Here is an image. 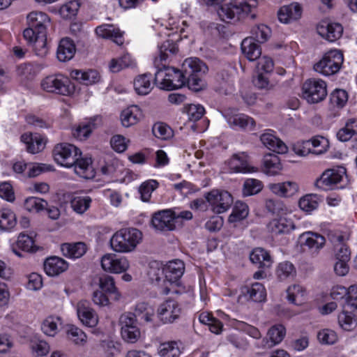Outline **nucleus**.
<instances>
[{
	"instance_id": "obj_1",
	"label": "nucleus",
	"mask_w": 357,
	"mask_h": 357,
	"mask_svg": "<svg viewBox=\"0 0 357 357\" xmlns=\"http://www.w3.org/2000/svg\"><path fill=\"white\" fill-rule=\"evenodd\" d=\"M142 238L143 234L139 229L134 227L123 228L112 235L110 246L116 252H130L135 250Z\"/></svg>"
},
{
	"instance_id": "obj_2",
	"label": "nucleus",
	"mask_w": 357,
	"mask_h": 357,
	"mask_svg": "<svg viewBox=\"0 0 357 357\" xmlns=\"http://www.w3.org/2000/svg\"><path fill=\"white\" fill-rule=\"evenodd\" d=\"M182 68L188 89L195 92L202 90L205 84L202 77L207 73V66L198 58H188L183 61Z\"/></svg>"
},
{
	"instance_id": "obj_3",
	"label": "nucleus",
	"mask_w": 357,
	"mask_h": 357,
	"mask_svg": "<svg viewBox=\"0 0 357 357\" xmlns=\"http://www.w3.org/2000/svg\"><path fill=\"white\" fill-rule=\"evenodd\" d=\"M185 72L173 67L163 66L155 75V82L161 89L172 91L181 88L185 84Z\"/></svg>"
},
{
	"instance_id": "obj_4",
	"label": "nucleus",
	"mask_w": 357,
	"mask_h": 357,
	"mask_svg": "<svg viewBox=\"0 0 357 357\" xmlns=\"http://www.w3.org/2000/svg\"><path fill=\"white\" fill-rule=\"evenodd\" d=\"M256 6V0H232L229 3L222 6L218 14L222 21L229 22L248 15Z\"/></svg>"
},
{
	"instance_id": "obj_5",
	"label": "nucleus",
	"mask_w": 357,
	"mask_h": 357,
	"mask_svg": "<svg viewBox=\"0 0 357 357\" xmlns=\"http://www.w3.org/2000/svg\"><path fill=\"white\" fill-rule=\"evenodd\" d=\"M43 91L61 96H70L75 90L70 79L62 74L50 75L44 77L40 82Z\"/></svg>"
},
{
	"instance_id": "obj_6",
	"label": "nucleus",
	"mask_w": 357,
	"mask_h": 357,
	"mask_svg": "<svg viewBox=\"0 0 357 357\" xmlns=\"http://www.w3.org/2000/svg\"><path fill=\"white\" fill-rule=\"evenodd\" d=\"M343 61V54L340 51L331 50L314 65V69L316 72L325 76L332 75L340 70Z\"/></svg>"
},
{
	"instance_id": "obj_7",
	"label": "nucleus",
	"mask_w": 357,
	"mask_h": 357,
	"mask_svg": "<svg viewBox=\"0 0 357 357\" xmlns=\"http://www.w3.org/2000/svg\"><path fill=\"white\" fill-rule=\"evenodd\" d=\"M81 155L82 152L77 147L68 143L58 144L53 149V156L56 163L68 168L72 167L77 156Z\"/></svg>"
},
{
	"instance_id": "obj_8",
	"label": "nucleus",
	"mask_w": 357,
	"mask_h": 357,
	"mask_svg": "<svg viewBox=\"0 0 357 357\" xmlns=\"http://www.w3.org/2000/svg\"><path fill=\"white\" fill-rule=\"evenodd\" d=\"M303 97L309 103H317L327 96L326 84L319 79H309L302 87Z\"/></svg>"
},
{
	"instance_id": "obj_9",
	"label": "nucleus",
	"mask_w": 357,
	"mask_h": 357,
	"mask_svg": "<svg viewBox=\"0 0 357 357\" xmlns=\"http://www.w3.org/2000/svg\"><path fill=\"white\" fill-rule=\"evenodd\" d=\"M298 239L303 251L308 252L312 257L317 256L326 244L325 237L314 231L303 232L299 236Z\"/></svg>"
},
{
	"instance_id": "obj_10",
	"label": "nucleus",
	"mask_w": 357,
	"mask_h": 357,
	"mask_svg": "<svg viewBox=\"0 0 357 357\" xmlns=\"http://www.w3.org/2000/svg\"><path fill=\"white\" fill-rule=\"evenodd\" d=\"M345 176L346 169L343 167L328 169L317 180L316 185L324 190H331L340 183Z\"/></svg>"
},
{
	"instance_id": "obj_11",
	"label": "nucleus",
	"mask_w": 357,
	"mask_h": 357,
	"mask_svg": "<svg viewBox=\"0 0 357 357\" xmlns=\"http://www.w3.org/2000/svg\"><path fill=\"white\" fill-rule=\"evenodd\" d=\"M206 199L217 213L225 212L233 203L231 195L225 190H213L206 195Z\"/></svg>"
},
{
	"instance_id": "obj_12",
	"label": "nucleus",
	"mask_w": 357,
	"mask_h": 357,
	"mask_svg": "<svg viewBox=\"0 0 357 357\" xmlns=\"http://www.w3.org/2000/svg\"><path fill=\"white\" fill-rule=\"evenodd\" d=\"M223 116L229 126L234 129L251 131L256 126V122L252 117L245 114L237 113L234 109L226 111Z\"/></svg>"
},
{
	"instance_id": "obj_13",
	"label": "nucleus",
	"mask_w": 357,
	"mask_h": 357,
	"mask_svg": "<svg viewBox=\"0 0 357 357\" xmlns=\"http://www.w3.org/2000/svg\"><path fill=\"white\" fill-rule=\"evenodd\" d=\"M174 210L165 209L155 212L151 217V225L158 231H172L176 225L173 216Z\"/></svg>"
},
{
	"instance_id": "obj_14",
	"label": "nucleus",
	"mask_w": 357,
	"mask_h": 357,
	"mask_svg": "<svg viewBox=\"0 0 357 357\" xmlns=\"http://www.w3.org/2000/svg\"><path fill=\"white\" fill-rule=\"evenodd\" d=\"M102 268L112 273H121L126 271L130 267V262L126 257H117L114 254H106L102 257Z\"/></svg>"
},
{
	"instance_id": "obj_15",
	"label": "nucleus",
	"mask_w": 357,
	"mask_h": 357,
	"mask_svg": "<svg viewBox=\"0 0 357 357\" xmlns=\"http://www.w3.org/2000/svg\"><path fill=\"white\" fill-rule=\"evenodd\" d=\"M317 33L329 42H335L342 35L343 27L341 24L323 20L317 27Z\"/></svg>"
},
{
	"instance_id": "obj_16",
	"label": "nucleus",
	"mask_w": 357,
	"mask_h": 357,
	"mask_svg": "<svg viewBox=\"0 0 357 357\" xmlns=\"http://www.w3.org/2000/svg\"><path fill=\"white\" fill-rule=\"evenodd\" d=\"M77 314L80 321L88 327H95L98 323V317L94 310L91 307L89 301H80L77 303Z\"/></svg>"
},
{
	"instance_id": "obj_17",
	"label": "nucleus",
	"mask_w": 357,
	"mask_h": 357,
	"mask_svg": "<svg viewBox=\"0 0 357 357\" xmlns=\"http://www.w3.org/2000/svg\"><path fill=\"white\" fill-rule=\"evenodd\" d=\"M229 169L236 173H251L257 171V169L251 166L249 157L245 152L234 154L227 161Z\"/></svg>"
},
{
	"instance_id": "obj_18",
	"label": "nucleus",
	"mask_w": 357,
	"mask_h": 357,
	"mask_svg": "<svg viewBox=\"0 0 357 357\" xmlns=\"http://www.w3.org/2000/svg\"><path fill=\"white\" fill-rule=\"evenodd\" d=\"M290 214L278 216L269 222L267 228L269 232L273 235L288 234L295 229L293 220L290 218Z\"/></svg>"
},
{
	"instance_id": "obj_19",
	"label": "nucleus",
	"mask_w": 357,
	"mask_h": 357,
	"mask_svg": "<svg viewBox=\"0 0 357 357\" xmlns=\"http://www.w3.org/2000/svg\"><path fill=\"white\" fill-rule=\"evenodd\" d=\"M181 309L174 300H167L162 303L158 309V316L164 323H172L178 318Z\"/></svg>"
},
{
	"instance_id": "obj_20",
	"label": "nucleus",
	"mask_w": 357,
	"mask_h": 357,
	"mask_svg": "<svg viewBox=\"0 0 357 357\" xmlns=\"http://www.w3.org/2000/svg\"><path fill=\"white\" fill-rule=\"evenodd\" d=\"M27 23L29 26L36 29L40 34V41L44 39L46 35V29L50 24V19L48 15L41 11H32L26 17Z\"/></svg>"
},
{
	"instance_id": "obj_21",
	"label": "nucleus",
	"mask_w": 357,
	"mask_h": 357,
	"mask_svg": "<svg viewBox=\"0 0 357 357\" xmlns=\"http://www.w3.org/2000/svg\"><path fill=\"white\" fill-rule=\"evenodd\" d=\"M239 297L254 302H263L266 298V291L264 285L255 282L251 286L245 285L241 288Z\"/></svg>"
},
{
	"instance_id": "obj_22",
	"label": "nucleus",
	"mask_w": 357,
	"mask_h": 357,
	"mask_svg": "<svg viewBox=\"0 0 357 357\" xmlns=\"http://www.w3.org/2000/svg\"><path fill=\"white\" fill-rule=\"evenodd\" d=\"M260 140L264 146L278 153H285L287 151V146L278 137L275 135V132L267 130L260 136Z\"/></svg>"
},
{
	"instance_id": "obj_23",
	"label": "nucleus",
	"mask_w": 357,
	"mask_h": 357,
	"mask_svg": "<svg viewBox=\"0 0 357 357\" xmlns=\"http://www.w3.org/2000/svg\"><path fill=\"white\" fill-rule=\"evenodd\" d=\"M21 141L26 144L27 151L32 154L42 151L45 147V138L38 133H24Z\"/></svg>"
},
{
	"instance_id": "obj_24",
	"label": "nucleus",
	"mask_w": 357,
	"mask_h": 357,
	"mask_svg": "<svg viewBox=\"0 0 357 357\" xmlns=\"http://www.w3.org/2000/svg\"><path fill=\"white\" fill-rule=\"evenodd\" d=\"M286 335V330L283 325L277 324L272 326L267 333L268 339L264 338L261 341V347L270 349L279 343L284 339Z\"/></svg>"
},
{
	"instance_id": "obj_25",
	"label": "nucleus",
	"mask_w": 357,
	"mask_h": 357,
	"mask_svg": "<svg viewBox=\"0 0 357 357\" xmlns=\"http://www.w3.org/2000/svg\"><path fill=\"white\" fill-rule=\"evenodd\" d=\"M185 265L183 261L174 259L169 261L165 266V278L170 283L176 282L183 275Z\"/></svg>"
},
{
	"instance_id": "obj_26",
	"label": "nucleus",
	"mask_w": 357,
	"mask_h": 357,
	"mask_svg": "<svg viewBox=\"0 0 357 357\" xmlns=\"http://www.w3.org/2000/svg\"><path fill=\"white\" fill-rule=\"evenodd\" d=\"M68 268V262L58 257H49L44 262V271L49 276L59 275L66 271Z\"/></svg>"
},
{
	"instance_id": "obj_27",
	"label": "nucleus",
	"mask_w": 357,
	"mask_h": 357,
	"mask_svg": "<svg viewBox=\"0 0 357 357\" xmlns=\"http://www.w3.org/2000/svg\"><path fill=\"white\" fill-rule=\"evenodd\" d=\"M96 34L103 38L112 40L118 45L123 43V34L119 29L115 27L113 24H102L96 29Z\"/></svg>"
},
{
	"instance_id": "obj_28",
	"label": "nucleus",
	"mask_w": 357,
	"mask_h": 357,
	"mask_svg": "<svg viewBox=\"0 0 357 357\" xmlns=\"http://www.w3.org/2000/svg\"><path fill=\"white\" fill-rule=\"evenodd\" d=\"M330 241L334 245V255L336 260H350V250L347 244L343 242L342 235H331Z\"/></svg>"
},
{
	"instance_id": "obj_29",
	"label": "nucleus",
	"mask_w": 357,
	"mask_h": 357,
	"mask_svg": "<svg viewBox=\"0 0 357 357\" xmlns=\"http://www.w3.org/2000/svg\"><path fill=\"white\" fill-rule=\"evenodd\" d=\"M63 255L70 259H78L87 250L86 245L83 242L66 243L61 245Z\"/></svg>"
},
{
	"instance_id": "obj_30",
	"label": "nucleus",
	"mask_w": 357,
	"mask_h": 357,
	"mask_svg": "<svg viewBox=\"0 0 357 357\" xmlns=\"http://www.w3.org/2000/svg\"><path fill=\"white\" fill-rule=\"evenodd\" d=\"M142 116V110L137 105H132L122 111L121 121L123 126L130 127L137 123Z\"/></svg>"
},
{
	"instance_id": "obj_31",
	"label": "nucleus",
	"mask_w": 357,
	"mask_h": 357,
	"mask_svg": "<svg viewBox=\"0 0 357 357\" xmlns=\"http://www.w3.org/2000/svg\"><path fill=\"white\" fill-rule=\"evenodd\" d=\"M301 16V8L298 3H291L280 8L278 11V19L281 22L288 23L296 20Z\"/></svg>"
},
{
	"instance_id": "obj_32",
	"label": "nucleus",
	"mask_w": 357,
	"mask_h": 357,
	"mask_svg": "<svg viewBox=\"0 0 357 357\" xmlns=\"http://www.w3.org/2000/svg\"><path fill=\"white\" fill-rule=\"evenodd\" d=\"M269 189L280 197H291L298 190V184L294 181H285L283 183H271Z\"/></svg>"
},
{
	"instance_id": "obj_33",
	"label": "nucleus",
	"mask_w": 357,
	"mask_h": 357,
	"mask_svg": "<svg viewBox=\"0 0 357 357\" xmlns=\"http://www.w3.org/2000/svg\"><path fill=\"white\" fill-rule=\"evenodd\" d=\"M12 251L18 257H23L18 250L24 252H35L34 241L33 238L24 234H20L18 236L17 240L15 243L11 245Z\"/></svg>"
},
{
	"instance_id": "obj_34",
	"label": "nucleus",
	"mask_w": 357,
	"mask_h": 357,
	"mask_svg": "<svg viewBox=\"0 0 357 357\" xmlns=\"http://www.w3.org/2000/svg\"><path fill=\"white\" fill-rule=\"evenodd\" d=\"M75 45L69 38H63L59 44L56 56L60 61L66 62L70 60L75 55Z\"/></svg>"
},
{
	"instance_id": "obj_35",
	"label": "nucleus",
	"mask_w": 357,
	"mask_h": 357,
	"mask_svg": "<svg viewBox=\"0 0 357 357\" xmlns=\"http://www.w3.org/2000/svg\"><path fill=\"white\" fill-rule=\"evenodd\" d=\"M133 314L142 323H150L154 319L155 310L149 303L141 302L136 305Z\"/></svg>"
},
{
	"instance_id": "obj_36",
	"label": "nucleus",
	"mask_w": 357,
	"mask_h": 357,
	"mask_svg": "<svg viewBox=\"0 0 357 357\" xmlns=\"http://www.w3.org/2000/svg\"><path fill=\"white\" fill-rule=\"evenodd\" d=\"M241 50L249 61H255L261 54L260 46L252 38H246L241 43Z\"/></svg>"
},
{
	"instance_id": "obj_37",
	"label": "nucleus",
	"mask_w": 357,
	"mask_h": 357,
	"mask_svg": "<svg viewBox=\"0 0 357 357\" xmlns=\"http://www.w3.org/2000/svg\"><path fill=\"white\" fill-rule=\"evenodd\" d=\"M91 159L88 158H80L77 156L76 162L73 165L75 172L84 178H91L94 176L91 166Z\"/></svg>"
},
{
	"instance_id": "obj_38",
	"label": "nucleus",
	"mask_w": 357,
	"mask_h": 357,
	"mask_svg": "<svg viewBox=\"0 0 357 357\" xmlns=\"http://www.w3.org/2000/svg\"><path fill=\"white\" fill-rule=\"evenodd\" d=\"M71 77L85 85L96 84L100 79V74L96 70H89L87 71L75 70L72 71Z\"/></svg>"
},
{
	"instance_id": "obj_39",
	"label": "nucleus",
	"mask_w": 357,
	"mask_h": 357,
	"mask_svg": "<svg viewBox=\"0 0 357 357\" xmlns=\"http://www.w3.org/2000/svg\"><path fill=\"white\" fill-rule=\"evenodd\" d=\"M41 34L36 30V29H33L29 26L24 32L23 36L24 39L27 41L30 45H33L36 50L38 48H41L43 52L45 53L46 52V35L44 36V39L40 41V36Z\"/></svg>"
},
{
	"instance_id": "obj_40",
	"label": "nucleus",
	"mask_w": 357,
	"mask_h": 357,
	"mask_svg": "<svg viewBox=\"0 0 357 357\" xmlns=\"http://www.w3.org/2000/svg\"><path fill=\"white\" fill-rule=\"evenodd\" d=\"M250 261L259 265L260 268H268L272 264L269 253L261 248H255L250 255Z\"/></svg>"
},
{
	"instance_id": "obj_41",
	"label": "nucleus",
	"mask_w": 357,
	"mask_h": 357,
	"mask_svg": "<svg viewBox=\"0 0 357 357\" xmlns=\"http://www.w3.org/2000/svg\"><path fill=\"white\" fill-rule=\"evenodd\" d=\"M151 74L146 73L139 75L134 80V88L135 91L139 95H146L153 89V84L151 82Z\"/></svg>"
},
{
	"instance_id": "obj_42",
	"label": "nucleus",
	"mask_w": 357,
	"mask_h": 357,
	"mask_svg": "<svg viewBox=\"0 0 357 357\" xmlns=\"http://www.w3.org/2000/svg\"><path fill=\"white\" fill-rule=\"evenodd\" d=\"M342 308V312L338 316V324L343 330L351 331L357 326V319L353 314L355 310Z\"/></svg>"
},
{
	"instance_id": "obj_43",
	"label": "nucleus",
	"mask_w": 357,
	"mask_h": 357,
	"mask_svg": "<svg viewBox=\"0 0 357 357\" xmlns=\"http://www.w3.org/2000/svg\"><path fill=\"white\" fill-rule=\"evenodd\" d=\"M17 218L15 213L8 208L0 209V229L10 231L15 227Z\"/></svg>"
},
{
	"instance_id": "obj_44",
	"label": "nucleus",
	"mask_w": 357,
	"mask_h": 357,
	"mask_svg": "<svg viewBox=\"0 0 357 357\" xmlns=\"http://www.w3.org/2000/svg\"><path fill=\"white\" fill-rule=\"evenodd\" d=\"M91 202L88 195H75L70 200V206L75 213L83 214L89 208Z\"/></svg>"
},
{
	"instance_id": "obj_45",
	"label": "nucleus",
	"mask_w": 357,
	"mask_h": 357,
	"mask_svg": "<svg viewBox=\"0 0 357 357\" xmlns=\"http://www.w3.org/2000/svg\"><path fill=\"white\" fill-rule=\"evenodd\" d=\"M264 167L265 172L272 176L278 174L282 168L279 157L275 154L264 156Z\"/></svg>"
},
{
	"instance_id": "obj_46",
	"label": "nucleus",
	"mask_w": 357,
	"mask_h": 357,
	"mask_svg": "<svg viewBox=\"0 0 357 357\" xmlns=\"http://www.w3.org/2000/svg\"><path fill=\"white\" fill-rule=\"evenodd\" d=\"M99 287L101 290L111 296L115 300H118L120 294L117 291L114 278L107 275H103L99 278Z\"/></svg>"
},
{
	"instance_id": "obj_47",
	"label": "nucleus",
	"mask_w": 357,
	"mask_h": 357,
	"mask_svg": "<svg viewBox=\"0 0 357 357\" xmlns=\"http://www.w3.org/2000/svg\"><path fill=\"white\" fill-rule=\"evenodd\" d=\"M96 128L93 121L81 122L75 129L73 130V135L79 140L86 139Z\"/></svg>"
},
{
	"instance_id": "obj_48",
	"label": "nucleus",
	"mask_w": 357,
	"mask_h": 357,
	"mask_svg": "<svg viewBox=\"0 0 357 357\" xmlns=\"http://www.w3.org/2000/svg\"><path fill=\"white\" fill-rule=\"evenodd\" d=\"M48 206L47 201L36 197H29L24 200V208L31 213H39Z\"/></svg>"
},
{
	"instance_id": "obj_49",
	"label": "nucleus",
	"mask_w": 357,
	"mask_h": 357,
	"mask_svg": "<svg viewBox=\"0 0 357 357\" xmlns=\"http://www.w3.org/2000/svg\"><path fill=\"white\" fill-rule=\"evenodd\" d=\"M147 274L152 282H159L165 275V266L159 261H152L149 264Z\"/></svg>"
},
{
	"instance_id": "obj_50",
	"label": "nucleus",
	"mask_w": 357,
	"mask_h": 357,
	"mask_svg": "<svg viewBox=\"0 0 357 357\" xmlns=\"http://www.w3.org/2000/svg\"><path fill=\"white\" fill-rule=\"evenodd\" d=\"M59 324H61L59 317H49L43 321L41 329L46 335L54 337L59 331Z\"/></svg>"
},
{
	"instance_id": "obj_51",
	"label": "nucleus",
	"mask_w": 357,
	"mask_h": 357,
	"mask_svg": "<svg viewBox=\"0 0 357 357\" xmlns=\"http://www.w3.org/2000/svg\"><path fill=\"white\" fill-rule=\"evenodd\" d=\"M319 199L317 195H307L300 199L299 207L304 211L311 212L318 207Z\"/></svg>"
},
{
	"instance_id": "obj_52",
	"label": "nucleus",
	"mask_w": 357,
	"mask_h": 357,
	"mask_svg": "<svg viewBox=\"0 0 357 357\" xmlns=\"http://www.w3.org/2000/svg\"><path fill=\"white\" fill-rule=\"evenodd\" d=\"M133 61L130 54H124L119 59H113L109 63V68L111 72L118 73L125 68L132 66Z\"/></svg>"
},
{
	"instance_id": "obj_53",
	"label": "nucleus",
	"mask_w": 357,
	"mask_h": 357,
	"mask_svg": "<svg viewBox=\"0 0 357 357\" xmlns=\"http://www.w3.org/2000/svg\"><path fill=\"white\" fill-rule=\"evenodd\" d=\"M158 354L161 357H178L181 351L176 342H168L160 345Z\"/></svg>"
},
{
	"instance_id": "obj_54",
	"label": "nucleus",
	"mask_w": 357,
	"mask_h": 357,
	"mask_svg": "<svg viewBox=\"0 0 357 357\" xmlns=\"http://www.w3.org/2000/svg\"><path fill=\"white\" fill-rule=\"evenodd\" d=\"M266 208L268 212L278 216L289 213L287 207L279 199H270L266 200Z\"/></svg>"
},
{
	"instance_id": "obj_55",
	"label": "nucleus",
	"mask_w": 357,
	"mask_h": 357,
	"mask_svg": "<svg viewBox=\"0 0 357 357\" xmlns=\"http://www.w3.org/2000/svg\"><path fill=\"white\" fill-rule=\"evenodd\" d=\"M248 206L246 204L237 202L233 208L231 214L229 217V222H236L245 219L248 215Z\"/></svg>"
},
{
	"instance_id": "obj_56",
	"label": "nucleus",
	"mask_w": 357,
	"mask_h": 357,
	"mask_svg": "<svg viewBox=\"0 0 357 357\" xmlns=\"http://www.w3.org/2000/svg\"><path fill=\"white\" fill-rule=\"evenodd\" d=\"M287 299L289 302L300 304L303 301L305 291L303 287L299 284H294L287 289Z\"/></svg>"
},
{
	"instance_id": "obj_57",
	"label": "nucleus",
	"mask_w": 357,
	"mask_h": 357,
	"mask_svg": "<svg viewBox=\"0 0 357 357\" xmlns=\"http://www.w3.org/2000/svg\"><path fill=\"white\" fill-rule=\"evenodd\" d=\"M261 181L255 178H248L243 184V193L245 196H250L259 193L263 188Z\"/></svg>"
},
{
	"instance_id": "obj_58",
	"label": "nucleus",
	"mask_w": 357,
	"mask_h": 357,
	"mask_svg": "<svg viewBox=\"0 0 357 357\" xmlns=\"http://www.w3.org/2000/svg\"><path fill=\"white\" fill-rule=\"evenodd\" d=\"M158 187V182L155 180H149L141 184L139 188L141 199L143 202H149L152 192Z\"/></svg>"
},
{
	"instance_id": "obj_59",
	"label": "nucleus",
	"mask_w": 357,
	"mask_h": 357,
	"mask_svg": "<svg viewBox=\"0 0 357 357\" xmlns=\"http://www.w3.org/2000/svg\"><path fill=\"white\" fill-rule=\"evenodd\" d=\"M67 337L69 340L75 344L82 345L86 342V335L82 330L75 326L69 327L67 331Z\"/></svg>"
},
{
	"instance_id": "obj_60",
	"label": "nucleus",
	"mask_w": 357,
	"mask_h": 357,
	"mask_svg": "<svg viewBox=\"0 0 357 357\" xmlns=\"http://www.w3.org/2000/svg\"><path fill=\"white\" fill-rule=\"evenodd\" d=\"M310 140L312 145L311 149L313 151V154L321 155L325 153L329 147L328 139L324 137L317 136Z\"/></svg>"
},
{
	"instance_id": "obj_61",
	"label": "nucleus",
	"mask_w": 357,
	"mask_h": 357,
	"mask_svg": "<svg viewBox=\"0 0 357 357\" xmlns=\"http://www.w3.org/2000/svg\"><path fill=\"white\" fill-rule=\"evenodd\" d=\"M347 291L348 293L342 304V307L357 310V284L350 286Z\"/></svg>"
},
{
	"instance_id": "obj_62",
	"label": "nucleus",
	"mask_w": 357,
	"mask_h": 357,
	"mask_svg": "<svg viewBox=\"0 0 357 357\" xmlns=\"http://www.w3.org/2000/svg\"><path fill=\"white\" fill-rule=\"evenodd\" d=\"M30 347L33 354L38 357L47 355L50 349L47 342L41 340H31Z\"/></svg>"
},
{
	"instance_id": "obj_63",
	"label": "nucleus",
	"mask_w": 357,
	"mask_h": 357,
	"mask_svg": "<svg viewBox=\"0 0 357 357\" xmlns=\"http://www.w3.org/2000/svg\"><path fill=\"white\" fill-rule=\"evenodd\" d=\"M79 8V3L77 1H70L63 5L59 12L63 18L70 19L77 15Z\"/></svg>"
},
{
	"instance_id": "obj_64",
	"label": "nucleus",
	"mask_w": 357,
	"mask_h": 357,
	"mask_svg": "<svg viewBox=\"0 0 357 357\" xmlns=\"http://www.w3.org/2000/svg\"><path fill=\"white\" fill-rule=\"evenodd\" d=\"M152 132L155 137L161 139H167L172 136V130L163 123H155Z\"/></svg>"
}]
</instances>
